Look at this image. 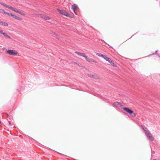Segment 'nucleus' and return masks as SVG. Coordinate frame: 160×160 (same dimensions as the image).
<instances>
[{
	"label": "nucleus",
	"mask_w": 160,
	"mask_h": 160,
	"mask_svg": "<svg viewBox=\"0 0 160 160\" xmlns=\"http://www.w3.org/2000/svg\"><path fill=\"white\" fill-rule=\"evenodd\" d=\"M134 34L133 35H132V37H131L130 38H129V39L131 38H132V37L133 36H134Z\"/></svg>",
	"instance_id": "obj_33"
},
{
	"label": "nucleus",
	"mask_w": 160,
	"mask_h": 160,
	"mask_svg": "<svg viewBox=\"0 0 160 160\" xmlns=\"http://www.w3.org/2000/svg\"><path fill=\"white\" fill-rule=\"evenodd\" d=\"M96 76L95 75H92V78H96Z\"/></svg>",
	"instance_id": "obj_29"
},
{
	"label": "nucleus",
	"mask_w": 160,
	"mask_h": 160,
	"mask_svg": "<svg viewBox=\"0 0 160 160\" xmlns=\"http://www.w3.org/2000/svg\"><path fill=\"white\" fill-rule=\"evenodd\" d=\"M72 7L73 10H76L78 8V6L75 4H73Z\"/></svg>",
	"instance_id": "obj_11"
},
{
	"label": "nucleus",
	"mask_w": 160,
	"mask_h": 160,
	"mask_svg": "<svg viewBox=\"0 0 160 160\" xmlns=\"http://www.w3.org/2000/svg\"><path fill=\"white\" fill-rule=\"evenodd\" d=\"M45 15H44V14H41L40 15V17L42 18H44V17L45 16Z\"/></svg>",
	"instance_id": "obj_22"
},
{
	"label": "nucleus",
	"mask_w": 160,
	"mask_h": 160,
	"mask_svg": "<svg viewBox=\"0 0 160 160\" xmlns=\"http://www.w3.org/2000/svg\"><path fill=\"white\" fill-rule=\"evenodd\" d=\"M78 90H80V89H78Z\"/></svg>",
	"instance_id": "obj_36"
},
{
	"label": "nucleus",
	"mask_w": 160,
	"mask_h": 160,
	"mask_svg": "<svg viewBox=\"0 0 160 160\" xmlns=\"http://www.w3.org/2000/svg\"><path fill=\"white\" fill-rule=\"evenodd\" d=\"M96 55L98 57H101L102 58L103 57L104 55H103L100 53H97Z\"/></svg>",
	"instance_id": "obj_14"
},
{
	"label": "nucleus",
	"mask_w": 160,
	"mask_h": 160,
	"mask_svg": "<svg viewBox=\"0 0 160 160\" xmlns=\"http://www.w3.org/2000/svg\"><path fill=\"white\" fill-rule=\"evenodd\" d=\"M83 57L85 58L86 60H87L88 59V57L85 54L83 56Z\"/></svg>",
	"instance_id": "obj_23"
},
{
	"label": "nucleus",
	"mask_w": 160,
	"mask_h": 160,
	"mask_svg": "<svg viewBox=\"0 0 160 160\" xmlns=\"http://www.w3.org/2000/svg\"><path fill=\"white\" fill-rule=\"evenodd\" d=\"M87 61L89 62H94V61H92V59L89 58H88Z\"/></svg>",
	"instance_id": "obj_18"
},
{
	"label": "nucleus",
	"mask_w": 160,
	"mask_h": 160,
	"mask_svg": "<svg viewBox=\"0 0 160 160\" xmlns=\"http://www.w3.org/2000/svg\"><path fill=\"white\" fill-rule=\"evenodd\" d=\"M6 37L8 38L9 39H10L11 38V37L8 35H7V36H6Z\"/></svg>",
	"instance_id": "obj_31"
},
{
	"label": "nucleus",
	"mask_w": 160,
	"mask_h": 160,
	"mask_svg": "<svg viewBox=\"0 0 160 160\" xmlns=\"http://www.w3.org/2000/svg\"><path fill=\"white\" fill-rule=\"evenodd\" d=\"M18 13L20 14L21 15H25V14L23 12H22L20 11H19V12H18Z\"/></svg>",
	"instance_id": "obj_21"
},
{
	"label": "nucleus",
	"mask_w": 160,
	"mask_h": 160,
	"mask_svg": "<svg viewBox=\"0 0 160 160\" xmlns=\"http://www.w3.org/2000/svg\"><path fill=\"white\" fill-rule=\"evenodd\" d=\"M0 4L2 5V6H3L9 9H10L12 11V10L14 8L12 7L9 6L6 4H5L3 2H0Z\"/></svg>",
	"instance_id": "obj_5"
},
{
	"label": "nucleus",
	"mask_w": 160,
	"mask_h": 160,
	"mask_svg": "<svg viewBox=\"0 0 160 160\" xmlns=\"http://www.w3.org/2000/svg\"><path fill=\"white\" fill-rule=\"evenodd\" d=\"M16 19L19 20H22V18H21L18 17V18H17Z\"/></svg>",
	"instance_id": "obj_27"
},
{
	"label": "nucleus",
	"mask_w": 160,
	"mask_h": 160,
	"mask_svg": "<svg viewBox=\"0 0 160 160\" xmlns=\"http://www.w3.org/2000/svg\"><path fill=\"white\" fill-rule=\"evenodd\" d=\"M0 12L4 14H6L7 12H6L3 9H0Z\"/></svg>",
	"instance_id": "obj_15"
},
{
	"label": "nucleus",
	"mask_w": 160,
	"mask_h": 160,
	"mask_svg": "<svg viewBox=\"0 0 160 160\" xmlns=\"http://www.w3.org/2000/svg\"><path fill=\"white\" fill-rule=\"evenodd\" d=\"M8 123H9V125L10 126H12V123L10 121H8Z\"/></svg>",
	"instance_id": "obj_25"
},
{
	"label": "nucleus",
	"mask_w": 160,
	"mask_h": 160,
	"mask_svg": "<svg viewBox=\"0 0 160 160\" xmlns=\"http://www.w3.org/2000/svg\"><path fill=\"white\" fill-rule=\"evenodd\" d=\"M111 65H112L113 66L117 67V65L111 59V60H110V61L108 62Z\"/></svg>",
	"instance_id": "obj_10"
},
{
	"label": "nucleus",
	"mask_w": 160,
	"mask_h": 160,
	"mask_svg": "<svg viewBox=\"0 0 160 160\" xmlns=\"http://www.w3.org/2000/svg\"><path fill=\"white\" fill-rule=\"evenodd\" d=\"M57 11L59 12L60 14L61 15L65 16L66 15V13L67 12L64 10H61L60 9H58Z\"/></svg>",
	"instance_id": "obj_6"
},
{
	"label": "nucleus",
	"mask_w": 160,
	"mask_h": 160,
	"mask_svg": "<svg viewBox=\"0 0 160 160\" xmlns=\"http://www.w3.org/2000/svg\"><path fill=\"white\" fill-rule=\"evenodd\" d=\"M73 12H74V13L76 14V15H77V12H76V10H73Z\"/></svg>",
	"instance_id": "obj_30"
},
{
	"label": "nucleus",
	"mask_w": 160,
	"mask_h": 160,
	"mask_svg": "<svg viewBox=\"0 0 160 160\" xmlns=\"http://www.w3.org/2000/svg\"><path fill=\"white\" fill-rule=\"evenodd\" d=\"M51 34L54 37L58 39L59 38V36L58 34H56L55 33L52 32L51 33Z\"/></svg>",
	"instance_id": "obj_7"
},
{
	"label": "nucleus",
	"mask_w": 160,
	"mask_h": 160,
	"mask_svg": "<svg viewBox=\"0 0 160 160\" xmlns=\"http://www.w3.org/2000/svg\"><path fill=\"white\" fill-rule=\"evenodd\" d=\"M19 10H18V9H17L16 8H14V9L13 10H12V11H13L16 12H17L18 13V12H19Z\"/></svg>",
	"instance_id": "obj_17"
},
{
	"label": "nucleus",
	"mask_w": 160,
	"mask_h": 160,
	"mask_svg": "<svg viewBox=\"0 0 160 160\" xmlns=\"http://www.w3.org/2000/svg\"><path fill=\"white\" fill-rule=\"evenodd\" d=\"M6 14H7L9 16H12L13 17V16H14L13 14H12V13H8V12H7L6 13Z\"/></svg>",
	"instance_id": "obj_19"
},
{
	"label": "nucleus",
	"mask_w": 160,
	"mask_h": 160,
	"mask_svg": "<svg viewBox=\"0 0 160 160\" xmlns=\"http://www.w3.org/2000/svg\"><path fill=\"white\" fill-rule=\"evenodd\" d=\"M18 17V16H17L16 15H14V16H13V18L16 19H17Z\"/></svg>",
	"instance_id": "obj_26"
},
{
	"label": "nucleus",
	"mask_w": 160,
	"mask_h": 160,
	"mask_svg": "<svg viewBox=\"0 0 160 160\" xmlns=\"http://www.w3.org/2000/svg\"><path fill=\"white\" fill-rule=\"evenodd\" d=\"M122 108L124 110L126 111L130 115H132L134 116H135L136 115L135 113H134V112L129 108L127 107H123Z\"/></svg>",
	"instance_id": "obj_2"
},
{
	"label": "nucleus",
	"mask_w": 160,
	"mask_h": 160,
	"mask_svg": "<svg viewBox=\"0 0 160 160\" xmlns=\"http://www.w3.org/2000/svg\"><path fill=\"white\" fill-rule=\"evenodd\" d=\"M50 18L49 17L45 15V16L44 17V19L46 20H48L50 19Z\"/></svg>",
	"instance_id": "obj_16"
},
{
	"label": "nucleus",
	"mask_w": 160,
	"mask_h": 160,
	"mask_svg": "<svg viewBox=\"0 0 160 160\" xmlns=\"http://www.w3.org/2000/svg\"><path fill=\"white\" fill-rule=\"evenodd\" d=\"M141 128L144 131V132L148 139L151 141H153L154 139L151 133L149 132L147 128L144 126H142Z\"/></svg>",
	"instance_id": "obj_1"
},
{
	"label": "nucleus",
	"mask_w": 160,
	"mask_h": 160,
	"mask_svg": "<svg viewBox=\"0 0 160 160\" xmlns=\"http://www.w3.org/2000/svg\"><path fill=\"white\" fill-rule=\"evenodd\" d=\"M7 53L10 55H16L18 54L17 52H15V51L13 50H8L7 51Z\"/></svg>",
	"instance_id": "obj_4"
},
{
	"label": "nucleus",
	"mask_w": 160,
	"mask_h": 160,
	"mask_svg": "<svg viewBox=\"0 0 160 160\" xmlns=\"http://www.w3.org/2000/svg\"><path fill=\"white\" fill-rule=\"evenodd\" d=\"M3 30H0V33L2 35V33H3Z\"/></svg>",
	"instance_id": "obj_28"
},
{
	"label": "nucleus",
	"mask_w": 160,
	"mask_h": 160,
	"mask_svg": "<svg viewBox=\"0 0 160 160\" xmlns=\"http://www.w3.org/2000/svg\"><path fill=\"white\" fill-rule=\"evenodd\" d=\"M151 55H152V54H150V55H149V56H151Z\"/></svg>",
	"instance_id": "obj_35"
},
{
	"label": "nucleus",
	"mask_w": 160,
	"mask_h": 160,
	"mask_svg": "<svg viewBox=\"0 0 160 160\" xmlns=\"http://www.w3.org/2000/svg\"><path fill=\"white\" fill-rule=\"evenodd\" d=\"M1 22H2V21L0 20V24H1Z\"/></svg>",
	"instance_id": "obj_32"
},
{
	"label": "nucleus",
	"mask_w": 160,
	"mask_h": 160,
	"mask_svg": "<svg viewBox=\"0 0 160 160\" xmlns=\"http://www.w3.org/2000/svg\"><path fill=\"white\" fill-rule=\"evenodd\" d=\"M1 24L5 26H8V23L3 21H2V22H1Z\"/></svg>",
	"instance_id": "obj_13"
},
{
	"label": "nucleus",
	"mask_w": 160,
	"mask_h": 160,
	"mask_svg": "<svg viewBox=\"0 0 160 160\" xmlns=\"http://www.w3.org/2000/svg\"><path fill=\"white\" fill-rule=\"evenodd\" d=\"M148 56H146V57H144L143 58H146V57H147Z\"/></svg>",
	"instance_id": "obj_34"
},
{
	"label": "nucleus",
	"mask_w": 160,
	"mask_h": 160,
	"mask_svg": "<svg viewBox=\"0 0 160 160\" xmlns=\"http://www.w3.org/2000/svg\"><path fill=\"white\" fill-rule=\"evenodd\" d=\"M75 53L77 54L78 56H82L83 57L85 54V53H84L80 52H78V51L75 52Z\"/></svg>",
	"instance_id": "obj_12"
},
{
	"label": "nucleus",
	"mask_w": 160,
	"mask_h": 160,
	"mask_svg": "<svg viewBox=\"0 0 160 160\" xmlns=\"http://www.w3.org/2000/svg\"><path fill=\"white\" fill-rule=\"evenodd\" d=\"M112 106L113 107L115 108H117L118 107H120L122 108L123 106V105L120 102H115L112 103Z\"/></svg>",
	"instance_id": "obj_3"
},
{
	"label": "nucleus",
	"mask_w": 160,
	"mask_h": 160,
	"mask_svg": "<svg viewBox=\"0 0 160 160\" xmlns=\"http://www.w3.org/2000/svg\"><path fill=\"white\" fill-rule=\"evenodd\" d=\"M66 16L68 17L73 18L74 17V15L73 14H71L67 12L66 13Z\"/></svg>",
	"instance_id": "obj_9"
},
{
	"label": "nucleus",
	"mask_w": 160,
	"mask_h": 160,
	"mask_svg": "<svg viewBox=\"0 0 160 160\" xmlns=\"http://www.w3.org/2000/svg\"><path fill=\"white\" fill-rule=\"evenodd\" d=\"M158 51V50H157L156 51H155V52L154 53H153V54L152 55H154V54H155V55H157L158 57H160V55L158 54L157 53V52Z\"/></svg>",
	"instance_id": "obj_20"
},
{
	"label": "nucleus",
	"mask_w": 160,
	"mask_h": 160,
	"mask_svg": "<svg viewBox=\"0 0 160 160\" xmlns=\"http://www.w3.org/2000/svg\"><path fill=\"white\" fill-rule=\"evenodd\" d=\"M103 58L106 60L107 61H108V62L111 60V59L110 58L108 57L106 55H104Z\"/></svg>",
	"instance_id": "obj_8"
},
{
	"label": "nucleus",
	"mask_w": 160,
	"mask_h": 160,
	"mask_svg": "<svg viewBox=\"0 0 160 160\" xmlns=\"http://www.w3.org/2000/svg\"><path fill=\"white\" fill-rule=\"evenodd\" d=\"M2 35H3L4 36H5L6 37V36H7V35H8V34L6 32H4L3 33Z\"/></svg>",
	"instance_id": "obj_24"
}]
</instances>
